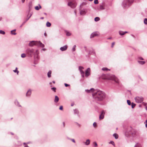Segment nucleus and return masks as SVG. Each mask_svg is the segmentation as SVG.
<instances>
[{
	"label": "nucleus",
	"mask_w": 147,
	"mask_h": 147,
	"mask_svg": "<svg viewBox=\"0 0 147 147\" xmlns=\"http://www.w3.org/2000/svg\"><path fill=\"white\" fill-rule=\"evenodd\" d=\"M93 97L96 101H101L105 97L104 92H92Z\"/></svg>",
	"instance_id": "f257e3e1"
},
{
	"label": "nucleus",
	"mask_w": 147,
	"mask_h": 147,
	"mask_svg": "<svg viewBox=\"0 0 147 147\" xmlns=\"http://www.w3.org/2000/svg\"><path fill=\"white\" fill-rule=\"evenodd\" d=\"M101 78L104 80H114L117 83H119V82L118 79L114 75L112 74H103L101 76Z\"/></svg>",
	"instance_id": "f03ea898"
},
{
	"label": "nucleus",
	"mask_w": 147,
	"mask_h": 147,
	"mask_svg": "<svg viewBox=\"0 0 147 147\" xmlns=\"http://www.w3.org/2000/svg\"><path fill=\"white\" fill-rule=\"evenodd\" d=\"M134 0H125L123 2V6L126 8L130 6L133 3Z\"/></svg>",
	"instance_id": "7ed1b4c3"
},
{
	"label": "nucleus",
	"mask_w": 147,
	"mask_h": 147,
	"mask_svg": "<svg viewBox=\"0 0 147 147\" xmlns=\"http://www.w3.org/2000/svg\"><path fill=\"white\" fill-rule=\"evenodd\" d=\"M29 45L30 46H32L34 45H36L42 47H44V45L40 41H32L29 43Z\"/></svg>",
	"instance_id": "20e7f679"
},
{
	"label": "nucleus",
	"mask_w": 147,
	"mask_h": 147,
	"mask_svg": "<svg viewBox=\"0 0 147 147\" xmlns=\"http://www.w3.org/2000/svg\"><path fill=\"white\" fill-rule=\"evenodd\" d=\"M136 102L138 103H141L143 100V98L142 96H136L135 98Z\"/></svg>",
	"instance_id": "39448f33"
},
{
	"label": "nucleus",
	"mask_w": 147,
	"mask_h": 147,
	"mask_svg": "<svg viewBox=\"0 0 147 147\" xmlns=\"http://www.w3.org/2000/svg\"><path fill=\"white\" fill-rule=\"evenodd\" d=\"M85 91L86 92H102L98 89H95L94 88H91L90 90H86Z\"/></svg>",
	"instance_id": "423d86ee"
},
{
	"label": "nucleus",
	"mask_w": 147,
	"mask_h": 147,
	"mask_svg": "<svg viewBox=\"0 0 147 147\" xmlns=\"http://www.w3.org/2000/svg\"><path fill=\"white\" fill-rule=\"evenodd\" d=\"M68 5L69 6H70L71 7L74 8L76 7V4L74 2H69Z\"/></svg>",
	"instance_id": "0eeeda50"
},
{
	"label": "nucleus",
	"mask_w": 147,
	"mask_h": 147,
	"mask_svg": "<svg viewBox=\"0 0 147 147\" xmlns=\"http://www.w3.org/2000/svg\"><path fill=\"white\" fill-rule=\"evenodd\" d=\"M74 114L77 115L78 117H80L79 112L77 109H75L73 110Z\"/></svg>",
	"instance_id": "6e6552de"
},
{
	"label": "nucleus",
	"mask_w": 147,
	"mask_h": 147,
	"mask_svg": "<svg viewBox=\"0 0 147 147\" xmlns=\"http://www.w3.org/2000/svg\"><path fill=\"white\" fill-rule=\"evenodd\" d=\"M98 36V34L96 32H95L94 33H92L90 36V38H93L95 36Z\"/></svg>",
	"instance_id": "1a4fd4ad"
},
{
	"label": "nucleus",
	"mask_w": 147,
	"mask_h": 147,
	"mask_svg": "<svg viewBox=\"0 0 147 147\" xmlns=\"http://www.w3.org/2000/svg\"><path fill=\"white\" fill-rule=\"evenodd\" d=\"M90 69L89 68H88L86 71L85 74L86 76L87 77L90 74Z\"/></svg>",
	"instance_id": "9d476101"
},
{
	"label": "nucleus",
	"mask_w": 147,
	"mask_h": 147,
	"mask_svg": "<svg viewBox=\"0 0 147 147\" xmlns=\"http://www.w3.org/2000/svg\"><path fill=\"white\" fill-rule=\"evenodd\" d=\"M67 46L65 45V46H64L63 47H61L60 48V49L61 51H63L66 50L67 49Z\"/></svg>",
	"instance_id": "9b49d317"
},
{
	"label": "nucleus",
	"mask_w": 147,
	"mask_h": 147,
	"mask_svg": "<svg viewBox=\"0 0 147 147\" xmlns=\"http://www.w3.org/2000/svg\"><path fill=\"white\" fill-rule=\"evenodd\" d=\"M14 103L15 105L18 107H21V105L19 103L17 100H16L14 101Z\"/></svg>",
	"instance_id": "f8f14e48"
},
{
	"label": "nucleus",
	"mask_w": 147,
	"mask_h": 147,
	"mask_svg": "<svg viewBox=\"0 0 147 147\" xmlns=\"http://www.w3.org/2000/svg\"><path fill=\"white\" fill-rule=\"evenodd\" d=\"M59 100V98L57 96H55V98L54 100V102L55 103H57Z\"/></svg>",
	"instance_id": "ddd939ff"
},
{
	"label": "nucleus",
	"mask_w": 147,
	"mask_h": 147,
	"mask_svg": "<svg viewBox=\"0 0 147 147\" xmlns=\"http://www.w3.org/2000/svg\"><path fill=\"white\" fill-rule=\"evenodd\" d=\"M90 140L89 139H87L86 140V142H84V143L86 145H88L90 144Z\"/></svg>",
	"instance_id": "4468645a"
},
{
	"label": "nucleus",
	"mask_w": 147,
	"mask_h": 147,
	"mask_svg": "<svg viewBox=\"0 0 147 147\" xmlns=\"http://www.w3.org/2000/svg\"><path fill=\"white\" fill-rule=\"evenodd\" d=\"M28 53L30 55H31L33 53V50L32 49H28L27 51Z\"/></svg>",
	"instance_id": "2eb2a0df"
},
{
	"label": "nucleus",
	"mask_w": 147,
	"mask_h": 147,
	"mask_svg": "<svg viewBox=\"0 0 147 147\" xmlns=\"http://www.w3.org/2000/svg\"><path fill=\"white\" fill-rule=\"evenodd\" d=\"M113 137H114L116 139H117L118 138V135L117 134H116V133L114 134L113 135Z\"/></svg>",
	"instance_id": "dca6fc26"
},
{
	"label": "nucleus",
	"mask_w": 147,
	"mask_h": 147,
	"mask_svg": "<svg viewBox=\"0 0 147 147\" xmlns=\"http://www.w3.org/2000/svg\"><path fill=\"white\" fill-rule=\"evenodd\" d=\"M86 13V12L84 10H81L80 11V14L81 15H83L85 14Z\"/></svg>",
	"instance_id": "f3484780"
},
{
	"label": "nucleus",
	"mask_w": 147,
	"mask_h": 147,
	"mask_svg": "<svg viewBox=\"0 0 147 147\" xmlns=\"http://www.w3.org/2000/svg\"><path fill=\"white\" fill-rule=\"evenodd\" d=\"M39 7L38 6H36L35 7V9L36 10H38L40 9H41V7L40 5H39Z\"/></svg>",
	"instance_id": "a211bd4d"
},
{
	"label": "nucleus",
	"mask_w": 147,
	"mask_h": 147,
	"mask_svg": "<svg viewBox=\"0 0 147 147\" xmlns=\"http://www.w3.org/2000/svg\"><path fill=\"white\" fill-rule=\"evenodd\" d=\"M51 71H49L48 73L47 76L49 78H50L51 77Z\"/></svg>",
	"instance_id": "6ab92c4d"
},
{
	"label": "nucleus",
	"mask_w": 147,
	"mask_h": 147,
	"mask_svg": "<svg viewBox=\"0 0 147 147\" xmlns=\"http://www.w3.org/2000/svg\"><path fill=\"white\" fill-rule=\"evenodd\" d=\"M141 146V144L139 143H137L135 144L134 147H140Z\"/></svg>",
	"instance_id": "aec40b11"
},
{
	"label": "nucleus",
	"mask_w": 147,
	"mask_h": 147,
	"mask_svg": "<svg viewBox=\"0 0 147 147\" xmlns=\"http://www.w3.org/2000/svg\"><path fill=\"white\" fill-rule=\"evenodd\" d=\"M25 94L26 97H29L31 95V92H26Z\"/></svg>",
	"instance_id": "412c9836"
},
{
	"label": "nucleus",
	"mask_w": 147,
	"mask_h": 147,
	"mask_svg": "<svg viewBox=\"0 0 147 147\" xmlns=\"http://www.w3.org/2000/svg\"><path fill=\"white\" fill-rule=\"evenodd\" d=\"M102 70L103 71H107L108 70H109V71L110 70V69H109L108 68H106V67H103L102 68Z\"/></svg>",
	"instance_id": "4be33fe9"
},
{
	"label": "nucleus",
	"mask_w": 147,
	"mask_h": 147,
	"mask_svg": "<svg viewBox=\"0 0 147 147\" xmlns=\"http://www.w3.org/2000/svg\"><path fill=\"white\" fill-rule=\"evenodd\" d=\"M138 62L142 65L144 64L145 63V62L144 61H138Z\"/></svg>",
	"instance_id": "5701e85b"
},
{
	"label": "nucleus",
	"mask_w": 147,
	"mask_h": 147,
	"mask_svg": "<svg viewBox=\"0 0 147 147\" xmlns=\"http://www.w3.org/2000/svg\"><path fill=\"white\" fill-rule=\"evenodd\" d=\"M51 24L50 22H47V23H46V25L47 27H50L51 26Z\"/></svg>",
	"instance_id": "b1692460"
},
{
	"label": "nucleus",
	"mask_w": 147,
	"mask_h": 147,
	"mask_svg": "<svg viewBox=\"0 0 147 147\" xmlns=\"http://www.w3.org/2000/svg\"><path fill=\"white\" fill-rule=\"evenodd\" d=\"M17 69H18V68L17 67H16V69L15 70H13V71L15 72V73H17V74H18V73H19V71L17 70Z\"/></svg>",
	"instance_id": "393cba45"
},
{
	"label": "nucleus",
	"mask_w": 147,
	"mask_h": 147,
	"mask_svg": "<svg viewBox=\"0 0 147 147\" xmlns=\"http://www.w3.org/2000/svg\"><path fill=\"white\" fill-rule=\"evenodd\" d=\"M131 104V107L133 109L135 107V106H136V104L133 102H132Z\"/></svg>",
	"instance_id": "a878e982"
},
{
	"label": "nucleus",
	"mask_w": 147,
	"mask_h": 147,
	"mask_svg": "<svg viewBox=\"0 0 147 147\" xmlns=\"http://www.w3.org/2000/svg\"><path fill=\"white\" fill-rule=\"evenodd\" d=\"M119 34L121 35H123L125 34V33L121 31H120L119 32Z\"/></svg>",
	"instance_id": "bb28decb"
},
{
	"label": "nucleus",
	"mask_w": 147,
	"mask_h": 147,
	"mask_svg": "<svg viewBox=\"0 0 147 147\" xmlns=\"http://www.w3.org/2000/svg\"><path fill=\"white\" fill-rule=\"evenodd\" d=\"M100 20V18L99 17H96L94 18V20L96 22L99 20Z\"/></svg>",
	"instance_id": "cd10ccee"
},
{
	"label": "nucleus",
	"mask_w": 147,
	"mask_h": 147,
	"mask_svg": "<svg viewBox=\"0 0 147 147\" xmlns=\"http://www.w3.org/2000/svg\"><path fill=\"white\" fill-rule=\"evenodd\" d=\"M127 104L129 105H131V102L129 100H127Z\"/></svg>",
	"instance_id": "c85d7f7f"
},
{
	"label": "nucleus",
	"mask_w": 147,
	"mask_h": 147,
	"mask_svg": "<svg viewBox=\"0 0 147 147\" xmlns=\"http://www.w3.org/2000/svg\"><path fill=\"white\" fill-rule=\"evenodd\" d=\"M16 31V30H12L11 31V33L12 34L15 35L16 34V33L15 32Z\"/></svg>",
	"instance_id": "c756f323"
},
{
	"label": "nucleus",
	"mask_w": 147,
	"mask_h": 147,
	"mask_svg": "<svg viewBox=\"0 0 147 147\" xmlns=\"http://www.w3.org/2000/svg\"><path fill=\"white\" fill-rule=\"evenodd\" d=\"M104 118V116H103L102 115H100L99 117V119H102Z\"/></svg>",
	"instance_id": "7c9ffc66"
},
{
	"label": "nucleus",
	"mask_w": 147,
	"mask_h": 147,
	"mask_svg": "<svg viewBox=\"0 0 147 147\" xmlns=\"http://www.w3.org/2000/svg\"><path fill=\"white\" fill-rule=\"evenodd\" d=\"M93 144L94 145V147H96L97 146V143L96 142H93Z\"/></svg>",
	"instance_id": "2f4dec72"
},
{
	"label": "nucleus",
	"mask_w": 147,
	"mask_h": 147,
	"mask_svg": "<svg viewBox=\"0 0 147 147\" xmlns=\"http://www.w3.org/2000/svg\"><path fill=\"white\" fill-rule=\"evenodd\" d=\"M109 143L110 144H112L114 146H115V143H114V142L113 141H111L109 142Z\"/></svg>",
	"instance_id": "473e14b6"
},
{
	"label": "nucleus",
	"mask_w": 147,
	"mask_h": 147,
	"mask_svg": "<svg viewBox=\"0 0 147 147\" xmlns=\"http://www.w3.org/2000/svg\"><path fill=\"white\" fill-rule=\"evenodd\" d=\"M21 57L22 58H24L26 57V55L24 53H23L21 54Z\"/></svg>",
	"instance_id": "72a5a7b5"
},
{
	"label": "nucleus",
	"mask_w": 147,
	"mask_h": 147,
	"mask_svg": "<svg viewBox=\"0 0 147 147\" xmlns=\"http://www.w3.org/2000/svg\"><path fill=\"white\" fill-rule=\"evenodd\" d=\"M105 114V112L104 111H102L101 112V114L102 115L104 116V115Z\"/></svg>",
	"instance_id": "f704fd0d"
},
{
	"label": "nucleus",
	"mask_w": 147,
	"mask_h": 147,
	"mask_svg": "<svg viewBox=\"0 0 147 147\" xmlns=\"http://www.w3.org/2000/svg\"><path fill=\"white\" fill-rule=\"evenodd\" d=\"M80 72L81 73V74L82 75V77H84V71L82 70L80 71Z\"/></svg>",
	"instance_id": "c9c22d12"
},
{
	"label": "nucleus",
	"mask_w": 147,
	"mask_h": 147,
	"mask_svg": "<svg viewBox=\"0 0 147 147\" xmlns=\"http://www.w3.org/2000/svg\"><path fill=\"white\" fill-rule=\"evenodd\" d=\"M144 23L146 24H147V19L146 18H145L144 19Z\"/></svg>",
	"instance_id": "e433bc0d"
},
{
	"label": "nucleus",
	"mask_w": 147,
	"mask_h": 147,
	"mask_svg": "<svg viewBox=\"0 0 147 147\" xmlns=\"http://www.w3.org/2000/svg\"><path fill=\"white\" fill-rule=\"evenodd\" d=\"M94 4H98V0H94Z\"/></svg>",
	"instance_id": "4c0bfd02"
},
{
	"label": "nucleus",
	"mask_w": 147,
	"mask_h": 147,
	"mask_svg": "<svg viewBox=\"0 0 147 147\" xmlns=\"http://www.w3.org/2000/svg\"><path fill=\"white\" fill-rule=\"evenodd\" d=\"M23 144L24 145V147H29L26 143H24Z\"/></svg>",
	"instance_id": "58836bf2"
},
{
	"label": "nucleus",
	"mask_w": 147,
	"mask_h": 147,
	"mask_svg": "<svg viewBox=\"0 0 147 147\" xmlns=\"http://www.w3.org/2000/svg\"><path fill=\"white\" fill-rule=\"evenodd\" d=\"M5 32L2 31V30H0V34H5Z\"/></svg>",
	"instance_id": "ea45409f"
},
{
	"label": "nucleus",
	"mask_w": 147,
	"mask_h": 147,
	"mask_svg": "<svg viewBox=\"0 0 147 147\" xmlns=\"http://www.w3.org/2000/svg\"><path fill=\"white\" fill-rule=\"evenodd\" d=\"M100 9L101 10H103L104 9V7L102 5L100 6Z\"/></svg>",
	"instance_id": "a19ab883"
},
{
	"label": "nucleus",
	"mask_w": 147,
	"mask_h": 147,
	"mask_svg": "<svg viewBox=\"0 0 147 147\" xmlns=\"http://www.w3.org/2000/svg\"><path fill=\"white\" fill-rule=\"evenodd\" d=\"M76 45H74L73 47V48H72V50H73V51H75V50H76V49L75 48H76Z\"/></svg>",
	"instance_id": "79ce46f5"
},
{
	"label": "nucleus",
	"mask_w": 147,
	"mask_h": 147,
	"mask_svg": "<svg viewBox=\"0 0 147 147\" xmlns=\"http://www.w3.org/2000/svg\"><path fill=\"white\" fill-rule=\"evenodd\" d=\"M51 89L53 91H54V92H55L56 91V88L55 87H53V88H51Z\"/></svg>",
	"instance_id": "37998d69"
},
{
	"label": "nucleus",
	"mask_w": 147,
	"mask_h": 147,
	"mask_svg": "<svg viewBox=\"0 0 147 147\" xmlns=\"http://www.w3.org/2000/svg\"><path fill=\"white\" fill-rule=\"evenodd\" d=\"M83 69V67L81 66H80L79 67V69L80 71L81 70H82V69Z\"/></svg>",
	"instance_id": "c03bdc74"
},
{
	"label": "nucleus",
	"mask_w": 147,
	"mask_h": 147,
	"mask_svg": "<svg viewBox=\"0 0 147 147\" xmlns=\"http://www.w3.org/2000/svg\"><path fill=\"white\" fill-rule=\"evenodd\" d=\"M59 109L61 110H63V107L62 106H60L59 108Z\"/></svg>",
	"instance_id": "a18cd8bd"
},
{
	"label": "nucleus",
	"mask_w": 147,
	"mask_h": 147,
	"mask_svg": "<svg viewBox=\"0 0 147 147\" xmlns=\"http://www.w3.org/2000/svg\"><path fill=\"white\" fill-rule=\"evenodd\" d=\"M142 105H143L144 106H146L147 105V103H145L144 102H143L142 103Z\"/></svg>",
	"instance_id": "49530a36"
},
{
	"label": "nucleus",
	"mask_w": 147,
	"mask_h": 147,
	"mask_svg": "<svg viewBox=\"0 0 147 147\" xmlns=\"http://www.w3.org/2000/svg\"><path fill=\"white\" fill-rule=\"evenodd\" d=\"M70 140L74 143H76V141L74 139H70Z\"/></svg>",
	"instance_id": "de8ad7c7"
},
{
	"label": "nucleus",
	"mask_w": 147,
	"mask_h": 147,
	"mask_svg": "<svg viewBox=\"0 0 147 147\" xmlns=\"http://www.w3.org/2000/svg\"><path fill=\"white\" fill-rule=\"evenodd\" d=\"M93 126L94 127H96V124L95 122L94 123Z\"/></svg>",
	"instance_id": "09e8293b"
},
{
	"label": "nucleus",
	"mask_w": 147,
	"mask_h": 147,
	"mask_svg": "<svg viewBox=\"0 0 147 147\" xmlns=\"http://www.w3.org/2000/svg\"><path fill=\"white\" fill-rule=\"evenodd\" d=\"M75 123L77 124V125L79 127H80L81 126V125L80 124L78 123L77 122H75Z\"/></svg>",
	"instance_id": "8fccbe9b"
},
{
	"label": "nucleus",
	"mask_w": 147,
	"mask_h": 147,
	"mask_svg": "<svg viewBox=\"0 0 147 147\" xmlns=\"http://www.w3.org/2000/svg\"><path fill=\"white\" fill-rule=\"evenodd\" d=\"M66 35L67 36H69L70 35V34L68 32H67L66 33Z\"/></svg>",
	"instance_id": "3c124183"
},
{
	"label": "nucleus",
	"mask_w": 147,
	"mask_h": 147,
	"mask_svg": "<svg viewBox=\"0 0 147 147\" xmlns=\"http://www.w3.org/2000/svg\"><path fill=\"white\" fill-rule=\"evenodd\" d=\"M64 85H65V87H68V86H70V85H69V84H66V83H65L64 84Z\"/></svg>",
	"instance_id": "603ef678"
},
{
	"label": "nucleus",
	"mask_w": 147,
	"mask_h": 147,
	"mask_svg": "<svg viewBox=\"0 0 147 147\" xmlns=\"http://www.w3.org/2000/svg\"><path fill=\"white\" fill-rule=\"evenodd\" d=\"M115 44V42H113L112 43V45H111V47L113 48V47L114 45Z\"/></svg>",
	"instance_id": "864d4df0"
},
{
	"label": "nucleus",
	"mask_w": 147,
	"mask_h": 147,
	"mask_svg": "<svg viewBox=\"0 0 147 147\" xmlns=\"http://www.w3.org/2000/svg\"><path fill=\"white\" fill-rule=\"evenodd\" d=\"M144 123H145V126L146 127H147V120L145 122H144Z\"/></svg>",
	"instance_id": "5fc2aeb1"
},
{
	"label": "nucleus",
	"mask_w": 147,
	"mask_h": 147,
	"mask_svg": "<svg viewBox=\"0 0 147 147\" xmlns=\"http://www.w3.org/2000/svg\"><path fill=\"white\" fill-rule=\"evenodd\" d=\"M35 53H36V54L37 55L38 54V50L36 51Z\"/></svg>",
	"instance_id": "6e6d98bb"
},
{
	"label": "nucleus",
	"mask_w": 147,
	"mask_h": 147,
	"mask_svg": "<svg viewBox=\"0 0 147 147\" xmlns=\"http://www.w3.org/2000/svg\"><path fill=\"white\" fill-rule=\"evenodd\" d=\"M63 127H64L65 126V123L64 122H63Z\"/></svg>",
	"instance_id": "4d7b16f0"
},
{
	"label": "nucleus",
	"mask_w": 147,
	"mask_h": 147,
	"mask_svg": "<svg viewBox=\"0 0 147 147\" xmlns=\"http://www.w3.org/2000/svg\"><path fill=\"white\" fill-rule=\"evenodd\" d=\"M142 105H141V104L139 105V107H142Z\"/></svg>",
	"instance_id": "13d9d810"
},
{
	"label": "nucleus",
	"mask_w": 147,
	"mask_h": 147,
	"mask_svg": "<svg viewBox=\"0 0 147 147\" xmlns=\"http://www.w3.org/2000/svg\"><path fill=\"white\" fill-rule=\"evenodd\" d=\"M67 139L68 140H70V139H71V138H68H68H67Z\"/></svg>",
	"instance_id": "bf43d9fd"
},
{
	"label": "nucleus",
	"mask_w": 147,
	"mask_h": 147,
	"mask_svg": "<svg viewBox=\"0 0 147 147\" xmlns=\"http://www.w3.org/2000/svg\"><path fill=\"white\" fill-rule=\"evenodd\" d=\"M145 109L146 111H147V106H145Z\"/></svg>",
	"instance_id": "052dcab7"
},
{
	"label": "nucleus",
	"mask_w": 147,
	"mask_h": 147,
	"mask_svg": "<svg viewBox=\"0 0 147 147\" xmlns=\"http://www.w3.org/2000/svg\"><path fill=\"white\" fill-rule=\"evenodd\" d=\"M44 35H45L46 36H47V34L46 33H45V34H44Z\"/></svg>",
	"instance_id": "680f3d73"
},
{
	"label": "nucleus",
	"mask_w": 147,
	"mask_h": 147,
	"mask_svg": "<svg viewBox=\"0 0 147 147\" xmlns=\"http://www.w3.org/2000/svg\"><path fill=\"white\" fill-rule=\"evenodd\" d=\"M31 15H30V16H29V18H28V19H29V18H30V17H31Z\"/></svg>",
	"instance_id": "e2e57ef3"
},
{
	"label": "nucleus",
	"mask_w": 147,
	"mask_h": 147,
	"mask_svg": "<svg viewBox=\"0 0 147 147\" xmlns=\"http://www.w3.org/2000/svg\"><path fill=\"white\" fill-rule=\"evenodd\" d=\"M24 1H25V0H22V1L23 3L24 2Z\"/></svg>",
	"instance_id": "0e129e2a"
},
{
	"label": "nucleus",
	"mask_w": 147,
	"mask_h": 147,
	"mask_svg": "<svg viewBox=\"0 0 147 147\" xmlns=\"http://www.w3.org/2000/svg\"><path fill=\"white\" fill-rule=\"evenodd\" d=\"M44 19V17H41L40 18V19Z\"/></svg>",
	"instance_id": "69168bd1"
},
{
	"label": "nucleus",
	"mask_w": 147,
	"mask_h": 147,
	"mask_svg": "<svg viewBox=\"0 0 147 147\" xmlns=\"http://www.w3.org/2000/svg\"><path fill=\"white\" fill-rule=\"evenodd\" d=\"M10 133L12 135H13V133H12V132H11Z\"/></svg>",
	"instance_id": "338daca9"
},
{
	"label": "nucleus",
	"mask_w": 147,
	"mask_h": 147,
	"mask_svg": "<svg viewBox=\"0 0 147 147\" xmlns=\"http://www.w3.org/2000/svg\"><path fill=\"white\" fill-rule=\"evenodd\" d=\"M140 59L142 60H143V58H140Z\"/></svg>",
	"instance_id": "774afa93"
}]
</instances>
